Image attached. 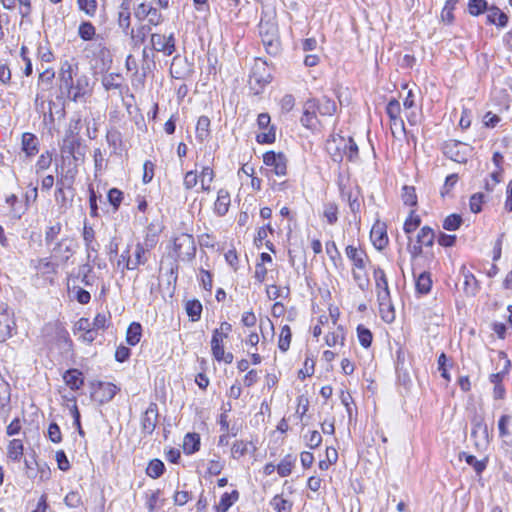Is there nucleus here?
<instances>
[{"label": "nucleus", "instance_id": "a211bd4d", "mask_svg": "<svg viewBox=\"0 0 512 512\" xmlns=\"http://www.w3.org/2000/svg\"><path fill=\"white\" fill-rule=\"evenodd\" d=\"M11 389L10 385L2 378H0V411L6 414L10 409Z\"/></svg>", "mask_w": 512, "mask_h": 512}, {"label": "nucleus", "instance_id": "f704fd0d", "mask_svg": "<svg viewBox=\"0 0 512 512\" xmlns=\"http://www.w3.org/2000/svg\"><path fill=\"white\" fill-rule=\"evenodd\" d=\"M164 470V463L159 459H153L149 462L146 468V473L149 477L157 479L163 474Z\"/></svg>", "mask_w": 512, "mask_h": 512}, {"label": "nucleus", "instance_id": "c85d7f7f", "mask_svg": "<svg viewBox=\"0 0 512 512\" xmlns=\"http://www.w3.org/2000/svg\"><path fill=\"white\" fill-rule=\"evenodd\" d=\"M463 457L466 463L469 466H472L478 475H480L486 469L487 459L477 460L475 456L467 454L466 452L460 453L459 458L462 459Z\"/></svg>", "mask_w": 512, "mask_h": 512}, {"label": "nucleus", "instance_id": "a878e982", "mask_svg": "<svg viewBox=\"0 0 512 512\" xmlns=\"http://www.w3.org/2000/svg\"><path fill=\"white\" fill-rule=\"evenodd\" d=\"M200 437L196 433H188L184 437L183 449L186 454H193L199 450Z\"/></svg>", "mask_w": 512, "mask_h": 512}, {"label": "nucleus", "instance_id": "b1692460", "mask_svg": "<svg viewBox=\"0 0 512 512\" xmlns=\"http://www.w3.org/2000/svg\"><path fill=\"white\" fill-rule=\"evenodd\" d=\"M340 144L342 145L343 154L349 161H354L358 158V146L353 138L350 137L348 140L341 139Z\"/></svg>", "mask_w": 512, "mask_h": 512}, {"label": "nucleus", "instance_id": "8fccbe9b", "mask_svg": "<svg viewBox=\"0 0 512 512\" xmlns=\"http://www.w3.org/2000/svg\"><path fill=\"white\" fill-rule=\"evenodd\" d=\"M201 188L205 192L210 191V184L214 178V172L209 166L203 167L201 171Z\"/></svg>", "mask_w": 512, "mask_h": 512}, {"label": "nucleus", "instance_id": "a18cd8bd", "mask_svg": "<svg viewBox=\"0 0 512 512\" xmlns=\"http://www.w3.org/2000/svg\"><path fill=\"white\" fill-rule=\"evenodd\" d=\"M92 270L93 268L90 264H84L79 267L78 278L81 279L85 286H91L94 283V277L90 275Z\"/></svg>", "mask_w": 512, "mask_h": 512}, {"label": "nucleus", "instance_id": "338daca9", "mask_svg": "<svg viewBox=\"0 0 512 512\" xmlns=\"http://www.w3.org/2000/svg\"><path fill=\"white\" fill-rule=\"evenodd\" d=\"M198 183V175L195 171H188L183 180V185L185 189L190 190L195 187Z\"/></svg>", "mask_w": 512, "mask_h": 512}, {"label": "nucleus", "instance_id": "774afa93", "mask_svg": "<svg viewBox=\"0 0 512 512\" xmlns=\"http://www.w3.org/2000/svg\"><path fill=\"white\" fill-rule=\"evenodd\" d=\"M151 8L152 6L141 3L135 8L134 15L138 20L142 21L148 17Z\"/></svg>", "mask_w": 512, "mask_h": 512}, {"label": "nucleus", "instance_id": "864d4df0", "mask_svg": "<svg viewBox=\"0 0 512 512\" xmlns=\"http://www.w3.org/2000/svg\"><path fill=\"white\" fill-rule=\"evenodd\" d=\"M458 0H447L445 3L444 8L441 12L442 20L447 23H452L454 20L453 10L455 8L456 3Z\"/></svg>", "mask_w": 512, "mask_h": 512}, {"label": "nucleus", "instance_id": "c9c22d12", "mask_svg": "<svg viewBox=\"0 0 512 512\" xmlns=\"http://www.w3.org/2000/svg\"><path fill=\"white\" fill-rule=\"evenodd\" d=\"M186 312L192 321H198L202 313V304L199 300H189L186 303Z\"/></svg>", "mask_w": 512, "mask_h": 512}, {"label": "nucleus", "instance_id": "5fc2aeb1", "mask_svg": "<svg viewBox=\"0 0 512 512\" xmlns=\"http://www.w3.org/2000/svg\"><path fill=\"white\" fill-rule=\"evenodd\" d=\"M341 194L343 197L347 198L349 208L353 214H357L360 211V201L358 197V193L354 196L351 191L345 192L344 190H341Z\"/></svg>", "mask_w": 512, "mask_h": 512}, {"label": "nucleus", "instance_id": "13d9d810", "mask_svg": "<svg viewBox=\"0 0 512 512\" xmlns=\"http://www.w3.org/2000/svg\"><path fill=\"white\" fill-rule=\"evenodd\" d=\"M374 279L376 282L377 290L389 289L386 274L380 267L374 269Z\"/></svg>", "mask_w": 512, "mask_h": 512}, {"label": "nucleus", "instance_id": "6ab92c4d", "mask_svg": "<svg viewBox=\"0 0 512 512\" xmlns=\"http://www.w3.org/2000/svg\"><path fill=\"white\" fill-rule=\"evenodd\" d=\"M316 110L321 115L331 116L337 110V105L334 100L328 98L327 96H323L320 99H316Z\"/></svg>", "mask_w": 512, "mask_h": 512}, {"label": "nucleus", "instance_id": "09e8293b", "mask_svg": "<svg viewBox=\"0 0 512 512\" xmlns=\"http://www.w3.org/2000/svg\"><path fill=\"white\" fill-rule=\"evenodd\" d=\"M324 217L330 225H333L338 220V207L335 203L330 202L324 206Z\"/></svg>", "mask_w": 512, "mask_h": 512}, {"label": "nucleus", "instance_id": "3c124183", "mask_svg": "<svg viewBox=\"0 0 512 512\" xmlns=\"http://www.w3.org/2000/svg\"><path fill=\"white\" fill-rule=\"evenodd\" d=\"M271 505L277 512H291L292 509V503L279 495L272 499Z\"/></svg>", "mask_w": 512, "mask_h": 512}, {"label": "nucleus", "instance_id": "4c0bfd02", "mask_svg": "<svg viewBox=\"0 0 512 512\" xmlns=\"http://www.w3.org/2000/svg\"><path fill=\"white\" fill-rule=\"evenodd\" d=\"M80 11H83L88 17L93 18L97 13V0H77Z\"/></svg>", "mask_w": 512, "mask_h": 512}, {"label": "nucleus", "instance_id": "69168bd1", "mask_svg": "<svg viewBox=\"0 0 512 512\" xmlns=\"http://www.w3.org/2000/svg\"><path fill=\"white\" fill-rule=\"evenodd\" d=\"M484 195L482 193H476L470 198V210L473 213H479L482 209Z\"/></svg>", "mask_w": 512, "mask_h": 512}, {"label": "nucleus", "instance_id": "473e14b6", "mask_svg": "<svg viewBox=\"0 0 512 512\" xmlns=\"http://www.w3.org/2000/svg\"><path fill=\"white\" fill-rule=\"evenodd\" d=\"M296 461V458L292 455L288 454L286 455L280 463L277 465V472L281 477H286L291 474L292 467L294 466V463Z\"/></svg>", "mask_w": 512, "mask_h": 512}, {"label": "nucleus", "instance_id": "de8ad7c7", "mask_svg": "<svg viewBox=\"0 0 512 512\" xmlns=\"http://www.w3.org/2000/svg\"><path fill=\"white\" fill-rule=\"evenodd\" d=\"M462 221L459 214H451L444 219L443 228L448 231H455L461 226Z\"/></svg>", "mask_w": 512, "mask_h": 512}, {"label": "nucleus", "instance_id": "f257e3e1", "mask_svg": "<svg viewBox=\"0 0 512 512\" xmlns=\"http://www.w3.org/2000/svg\"><path fill=\"white\" fill-rule=\"evenodd\" d=\"M258 28L267 53L277 54L279 51V33L275 12L263 10Z\"/></svg>", "mask_w": 512, "mask_h": 512}, {"label": "nucleus", "instance_id": "393cba45", "mask_svg": "<svg viewBox=\"0 0 512 512\" xmlns=\"http://www.w3.org/2000/svg\"><path fill=\"white\" fill-rule=\"evenodd\" d=\"M346 255L353 262V265L356 268L363 269L365 267V264H364L365 253L363 251H360L356 247L349 245L346 247Z\"/></svg>", "mask_w": 512, "mask_h": 512}, {"label": "nucleus", "instance_id": "0eeeda50", "mask_svg": "<svg viewBox=\"0 0 512 512\" xmlns=\"http://www.w3.org/2000/svg\"><path fill=\"white\" fill-rule=\"evenodd\" d=\"M467 150H469L467 145L459 141H450L445 144L443 152L446 157L455 162L466 163Z\"/></svg>", "mask_w": 512, "mask_h": 512}, {"label": "nucleus", "instance_id": "9d476101", "mask_svg": "<svg viewBox=\"0 0 512 512\" xmlns=\"http://www.w3.org/2000/svg\"><path fill=\"white\" fill-rule=\"evenodd\" d=\"M15 329V322L8 307L0 306V343L6 341Z\"/></svg>", "mask_w": 512, "mask_h": 512}, {"label": "nucleus", "instance_id": "052dcab7", "mask_svg": "<svg viewBox=\"0 0 512 512\" xmlns=\"http://www.w3.org/2000/svg\"><path fill=\"white\" fill-rule=\"evenodd\" d=\"M413 214L414 211L411 212V216L404 223L403 229L406 234H411L420 226V217L417 215L413 217Z\"/></svg>", "mask_w": 512, "mask_h": 512}, {"label": "nucleus", "instance_id": "f03ea898", "mask_svg": "<svg viewBox=\"0 0 512 512\" xmlns=\"http://www.w3.org/2000/svg\"><path fill=\"white\" fill-rule=\"evenodd\" d=\"M173 250L175 257L180 261H190L195 257L196 244L192 235L182 233L174 238Z\"/></svg>", "mask_w": 512, "mask_h": 512}, {"label": "nucleus", "instance_id": "7c9ffc66", "mask_svg": "<svg viewBox=\"0 0 512 512\" xmlns=\"http://www.w3.org/2000/svg\"><path fill=\"white\" fill-rule=\"evenodd\" d=\"M434 239V230L429 226L422 227L417 235V243L426 247H431L434 244Z\"/></svg>", "mask_w": 512, "mask_h": 512}, {"label": "nucleus", "instance_id": "4468645a", "mask_svg": "<svg viewBox=\"0 0 512 512\" xmlns=\"http://www.w3.org/2000/svg\"><path fill=\"white\" fill-rule=\"evenodd\" d=\"M461 273L464 278V292L468 296H474L479 289L478 281L475 276L468 270H466L465 266L461 267Z\"/></svg>", "mask_w": 512, "mask_h": 512}, {"label": "nucleus", "instance_id": "e2e57ef3", "mask_svg": "<svg viewBox=\"0 0 512 512\" xmlns=\"http://www.w3.org/2000/svg\"><path fill=\"white\" fill-rule=\"evenodd\" d=\"M306 445L311 449H316L319 447L322 443V436L321 434L314 430L310 432L309 436H305Z\"/></svg>", "mask_w": 512, "mask_h": 512}, {"label": "nucleus", "instance_id": "c756f323", "mask_svg": "<svg viewBox=\"0 0 512 512\" xmlns=\"http://www.w3.org/2000/svg\"><path fill=\"white\" fill-rule=\"evenodd\" d=\"M78 36L84 41H91L96 36V28L90 21H83L78 27Z\"/></svg>", "mask_w": 512, "mask_h": 512}, {"label": "nucleus", "instance_id": "680f3d73", "mask_svg": "<svg viewBox=\"0 0 512 512\" xmlns=\"http://www.w3.org/2000/svg\"><path fill=\"white\" fill-rule=\"evenodd\" d=\"M247 452L248 443L244 441H236L231 448L232 457L235 459L244 456Z\"/></svg>", "mask_w": 512, "mask_h": 512}, {"label": "nucleus", "instance_id": "39448f33", "mask_svg": "<svg viewBox=\"0 0 512 512\" xmlns=\"http://www.w3.org/2000/svg\"><path fill=\"white\" fill-rule=\"evenodd\" d=\"M175 42L173 33L169 36L160 33H153L150 38L152 50L162 52L166 56H170L175 52Z\"/></svg>", "mask_w": 512, "mask_h": 512}, {"label": "nucleus", "instance_id": "dca6fc26", "mask_svg": "<svg viewBox=\"0 0 512 512\" xmlns=\"http://www.w3.org/2000/svg\"><path fill=\"white\" fill-rule=\"evenodd\" d=\"M38 144V139L34 134L26 132L22 135V150L27 156H34L38 153Z\"/></svg>", "mask_w": 512, "mask_h": 512}, {"label": "nucleus", "instance_id": "37998d69", "mask_svg": "<svg viewBox=\"0 0 512 512\" xmlns=\"http://www.w3.org/2000/svg\"><path fill=\"white\" fill-rule=\"evenodd\" d=\"M119 79H121V75L118 73L107 74L102 78V85L106 91L118 89L121 86Z\"/></svg>", "mask_w": 512, "mask_h": 512}, {"label": "nucleus", "instance_id": "2f4dec72", "mask_svg": "<svg viewBox=\"0 0 512 512\" xmlns=\"http://www.w3.org/2000/svg\"><path fill=\"white\" fill-rule=\"evenodd\" d=\"M23 443L20 439H13L8 445V457L13 461H19L23 455Z\"/></svg>", "mask_w": 512, "mask_h": 512}, {"label": "nucleus", "instance_id": "5701e85b", "mask_svg": "<svg viewBox=\"0 0 512 512\" xmlns=\"http://www.w3.org/2000/svg\"><path fill=\"white\" fill-rule=\"evenodd\" d=\"M315 110H316V99H309L306 101L304 105L303 116L300 121L303 126L311 127L312 120L315 118Z\"/></svg>", "mask_w": 512, "mask_h": 512}, {"label": "nucleus", "instance_id": "e433bc0d", "mask_svg": "<svg viewBox=\"0 0 512 512\" xmlns=\"http://www.w3.org/2000/svg\"><path fill=\"white\" fill-rule=\"evenodd\" d=\"M147 252L148 248H145L142 243L136 244L134 259L132 260L133 270L139 265H144L148 261V258L146 257Z\"/></svg>", "mask_w": 512, "mask_h": 512}, {"label": "nucleus", "instance_id": "6e6d98bb", "mask_svg": "<svg viewBox=\"0 0 512 512\" xmlns=\"http://www.w3.org/2000/svg\"><path fill=\"white\" fill-rule=\"evenodd\" d=\"M150 30L151 27L148 24L140 26L135 33L131 30L132 39L135 41V44H143Z\"/></svg>", "mask_w": 512, "mask_h": 512}, {"label": "nucleus", "instance_id": "412c9836", "mask_svg": "<svg viewBox=\"0 0 512 512\" xmlns=\"http://www.w3.org/2000/svg\"><path fill=\"white\" fill-rule=\"evenodd\" d=\"M210 119L207 116L199 117L196 125V139L203 143L210 136Z\"/></svg>", "mask_w": 512, "mask_h": 512}, {"label": "nucleus", "instance_id": "0e129e2a", "mask_svg": "<svg viewBox=\"0 0 512 512\" xmlns=\"http://www.w3.org/2000/svg\"><path fill=\"white\" fill-rule=\"evenodd\" d=\"M52 163V155L47 151L41 154L36 163V171L48 169Z\"/></svg>", "mask_w": 512, "mask_h": 512}, {"label": "nucleus", "instance_id": "7ed1b4c3", "mask_svg": "<svg viewBox=\"0 0 512 512\" xmlns=\"http://www.w3.org/2000/svg\"><path fill=\"white\" fill-rule=\"evenodd\" d=\"M49 247L51 252V259L60 265L67 263L75 253L73 240L69 238H62Z\"/></svg>", "mask_w": 512, "mask_h": 512}, {"label": "nucleus", "instance_id": "f3484780", "mask_svg": "<svg viewBox=\"0 0 512 512\" xmlns=\"http://www.w3.org/2000/svg\"><path fill=\"white\" fill-rule=\"evenodd\" d=\"M487 22L499 27H505L508 23V16L498 7L492 6L488 9Z\"/></svg>", "mask_w": 512, "mask_h": 512}, {"label": "nucleus", "instance_id": "ddd939ff", "mask_svg": "<svg viewBox=\"0 0 512 512\" xmlns=\"http://www.w3.org/2000/svg\"><path fill=\"white\" fill-rule=\"evenodd\" d=\"M63 379L66 385L72 390H78L84 384L82 372L78 369L67 370L63 375Z\"/></svg>", "mask_w": 512, "mask_h": 512}, {"label": "nucleus", "instance_id": "c03bdc74", "mask_svg": "<svg viewBox=\"0 0 512 512\" xmlns=\"http://www.w3.org/2000/svg\"><path fill=\"white\" fill-rule=\"evenodd\" d=\"M400 111L401 107L399 101L396 99H391L386 106V113L394 125H396L397 121L399 120L398 117Z\"/></svg>", "mask_w": 512, "mask_h": 512}, {"label": "nucleus", "instance_id": "6e6552de", "mask_svg": "<svg viewBox=\"0 0 512 512\" xmlns=\"http://www.w3.org/2000/svg\"><path fill=\"white\" fill-rule=\"evenodd\" d=\"M158 406L151 402L141 418L142 433L150 435L154 432L158 423Z\"/></svg>", "mask_w": 512, "mask_h": 512}, {"label": "nucleus", "instance_id": "f8f14e48", "mask_svg": "<svg viewBox=\"0 0 512 512\" xmlns=\"http://www.w3.org/2000/svg\"><path fill=\"white\" fill-rule=\"evenodd\" d=\"M89 78L86 75H80L74 81V87L71 94H68L70 100L78 102L89 93Z\"/></svg>", "mask_w": 512, "mask_h": 512}, {"label": "nucleus", "instance_id": "4d7b16f0", "mask_svg": "<svg viewBox=\"0 0 512 512\" xmlns=\"http://www.w3.org/2000/svg\"><path fill=\"white\" fill-rule=\"evenodd\" d=\"M108 202L113 206L115 210H118L122 199L123 193L117 188H111L107 194Z\"/></svg>", "mask_w": 512, "mask_h": 512}, {"label": "nucleus", "instance_id": "2eb2a0df", "mask_svg": "<svg viewBox=\"0 0 512 512\" xmlns=\"http://www.w3.org/2000/svg\"><path fill=\"white\" fill-rule=\"evenodd\" d=\"M230 206V194L225 189H220L214 204V211L219 216H224Z\"/></svg>", "mask_w": 512, "mask_h": 512}, {"label": "nucleus", "instance_id": "49530a36", "mask_svg": "<svg viewBox=\"0 0 512 512\" xmlns=\"http://www.w3.org/2000/svg\"><path fill=\"white\" fill-rule=\"evenodd\" d=\"M291 329L288 325H285L281 329L280 338H279V349L283 352H286L289 349L291 342Z\"/></svg>", "mask_w": 512, "mask_h": 512}, {"label": "nucleus", "instance_id": "cd10ccee", "mask_svg": "<svg viewBox=\"0 0 512 512\" xmlns=\"http://www.w3.org/2000/svg\"><path fill=\"white\" fill-rule=\"evenodd\" d=\"M416 290L420 294H428L431 290L432 280L429 272H422L416 278Z\"/></svg>", "mask_w": 512, "mask_h": 512}, {"label": "nucleus", "instance_id": "58836bf2", "mask_svg": "<svg viewBox=\"0 0 512 512\" xmlns=\"http://www.w3.org/2000/svg\"><path fill=\"white\" fill-rule=\"evenodd\" d=\"M61 230L62 224L60 222H56L54 225L49 226L45 232V244L47 246H51L53 243L57 242Z\"/></svg>", "mask_w": 512, "mask_h": 512}, {"label": "nucleus", "instance_id": "4be33fe9", "mask_svg": "<svg viewBox=\"0 0 512 512\" xmlns=\"http://www.w3.org/2000/svg\"><path fill=\"white\" fill-rule=\"evenodd\" d=\"M142 337V326L138 322H132L126 332V341L129 345H137Z\"/></svg>", "mask_w": 512, "mask_h": 512}, {"label": "nucleus", "instance_id": "a19ab883", "mask_svg": "<svg viewBox=\"0 0 512 512\" xmlns=\"http://www.w3.org/2000/svg\"><path fill=\"white\" fill-rule=\"evenodd\" d=\"M488 2L486 0H469L468 11L472 16H479L488 11Z\"/></svg>", "mask_w": 512, "mask_h": 512}, {"label": "nucleus", "instance_id": "603ef678", "mask_svg": "<svg viewBox=\"0 0 512 512\" xmlns=\"http://www.w3.org/2000/svg\"><path fill=\"white\" fill-rule=\"evenodd\" d=\"M402 193V200L405 205L415 206L417 204V196L413 186H404Z\"/></svg>", "mask_w": 512, "mask_h": 512}, {"label": "nucleus", "instance_id": "aec40b11", "mask_svg": "<svg viewBox=\"0 0 512 512\" xmlns=\"http://www.w3.org/2000/svg\"><path fill=\"white\" fill-rule=\"evenodd\" d=\"M371 239L373 241L374 246L378 250L384 249L388 243L386 231L384 230L383 227H380L379 225L373 226L371 230Z\"/></svg>", "mask_w": 512, "mask_h": 512}, {"label": "nucleus", "instance_id": "423d86ee", "mask_svg": "<svg viewBox=\"0 0 512 512\" xmlns=\"http://www.w3.org/2000/svg\"><path fill=\"white\" fill-rule=\"evenodd\" d=\"M263 162L266 166L272 167L278 176H284L287 173V159L283 153L268 151L263 155Z\"/></svg>", "mask_w": 512, "mask_h": 512}, {"label": "nucleus", "instance_id": "79ce46f5", "mask_svg": "<svg viewBox=\"0 0 512 512\" xmlns=\"http://www.w3.org/2000/svg\"><path fill=\"white\" fill-rule=\"evenodd\" d=\"M224 333L219 332L218 329H215L213 331L212 339H211V351L213 356L214 355H221L220 353L223 349V339L225 338Z\"/></svg>", "mask_w": 512, "mask_h": 512}, {"label": "nucleus", "instance_id": "ea45409f", "mask_svg": "<svg viewBox=\"0 0 512 512\" xmlns=\"http://www.w3.org/2000/svg\"><path fill=\"white\" fill-rule=\"evenodd\" d=\"M357 337L359 340V343L364 348H369L371 346L373 335L372 332L366 328L364 325H358L357 327Z\"/></svg>", "mask_w": 512, "mask_h": 512}, {"label": "nucleus", "instance_id": "20e7f679", "mask_svg": "<svg viewBox=\"0 0 512 512\" xmlns=\"http://www.w3.org/2000/svg\"><path fill=\"white\" fill-rule=\"evenodd\" d=\"M472 430L471 437L475 439L477 447L487 445L489 443L488 427L484 421V416L479 413H474L471 418Z\"/></svg>", "mask_w": 512, "mask_h": 512}, {"label": "nucleus", "instance_id": "bb28decb", "mask_svg": "<svg viewBox=\"0 0 512 512\" xmlns=\"http://www.w3.org/2000/svg\"><path fill=\"white\" fill-rule=\"evenodd\" d=\"M239 498V492L233 490L231 493H224L221 496L219 504L217 506V512H227V510L236 502Z\"/></svg>", "mask_w": 512, "mask_h": 512}, {"label": "nucleus", "instance_id": "9b49d317", "mask_svg": "<svg viewBox=\"0 0 512 512\" xmlns=\"http://www.w3.org/2000/svg\"><path fill=\"white\" fill-rule=\"evenodd\" d=\"M74 69L72 64L65 61L59 72L60 89L66 90L68 94H71L74 87Z\"/></svg>", "mask_w": 512, "mask_h": 512}, {"label": "nucleus", "instance_id": "1a4fd4ad", "mask_svg": "<svg viewBox=\"0 0 512 512\" xmlns=\"http://www.w3.org/2000/svg\"><path fill=\"white\" fill-rule=\"evenodd\" d=\"M85 147L82 146L79 138L74 136H67L64 139L62 146V153L73 157L75 161L82 160L85 156Z\"/></svg>", "mask_w": 512, "mask_h": 512}, {"label": "nucleus", "instance_id": "bf43d9fd", "mask_svg": "<svg viewBox=\"0 0 512 512\" xmlns=\"http://www.w3.org/2000/svg\"><path fill=\"white\" fill-rule=\"evenodd\" d=\"M275 127L270 126L268 132H262L257 134L256 141L260 144H272L275 142Z\"/></svg>", "mask_w": 512, "mask_h": 512}, {"label": "nucleus", "instance_id": "72a5a7b5", "mask_svg": "<svg viewBox=\"0 0 512 512\" xmlns=\"http://www.w3.org/2000/svg\"><path fill=\"white\" fill-rule=\"evenodd\" d=\"M121 11L118 15V23L121 28L124 30L130 27V5L128 0H123L121 6Z\"/></svg>", "mask_w": 512, "mask_h": 512}]
</instances>
